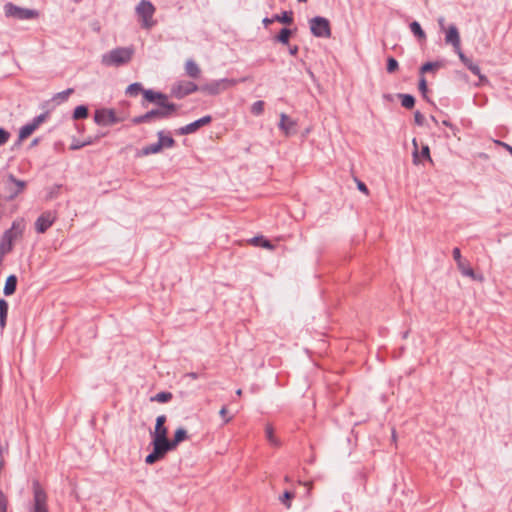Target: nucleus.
Returning a JSON list of instances; mask_svg holds the SVG:
<instances>
[{
	"mask_svg": "<svg viewBox=\"0 0 512 512\" xmlns=\"http://www.w3.org/2000/svg\"><path fill=\"white\" fill-rule=\"evenodd\" d=\"M173 398V394L169 391H161L150 398L151 402L168 403Z\"/></svg>",
	"mask_w": 512,
	"mask_h": 512,
	"instance_id": "obj_23",
	"label": "nucleus"
},
{
	"mask_svg": "<svg viewBox=\"0 0 512 512\" xmlns=\"http://www.w3.org/2000/svg\"><path fill=\"white\" fill-rule=\"evenodd\" d=\"M185 71L186 74L194 79H197L200 77L201 70L199 66L193 61V60H187L185 63Z\"/></svg>",
	"mask_w": 512,
	"mask_h": 512,
	"instance_id": "obj_20",
	"label": "nucleus"
},
{
	"mask_svg": "<svg viewBox=\"0 0 512 512\" xmlns=\"http://www.w3.org/2000/svg\"><path fill=\"white\" fill-rule=\"evenodd\" d=\"M5 14L8 17H13L19 20L34 19L38 17V12L31 9L21 8L8 3L4 7Z\"/></svg>",
	"mask_w": 512,
	"mask_h": 512,
	"instance_id": "obj_9",
	"label": "nucleus"
},
{
	"mask_svg": "<svg viewBox=\"0 0 512 512\" xmlns=\"http://www.w3.org/2000/svg\"><path fill=\"white\" fill-rule=\"evenodd\" d=\"M74 92L72 88H68L67 90L60 92L54 96V100L56 101H66L68 97Z\"/></svg>",
	"mask_w": 512,
	"mask_h": 512,
	"instance_id": "obj_34",
	"label": "nucleus"
},
{
	"mask_svg": "<svg viewBox=\"0 0 512 512\" xmlns=\"http://www.w3.org/2000/svg\"><path fill=\"white\" fill-rule=\"evenodd\" d=\"M158 137H159L158 143H159L161 149H163L164 147H166V148L173 147L175 144L174 139L171 137H168V136H164L163 132H159Z\"/></svg>",
	"mask_w": 512,
	"mask_h": 512,
	"instance_id": "obj_27",
	"label": "nucleus"
},
{
	"mask_svg": "<svg viewBox=\"0 0 512 512\" xmlns=\"http://www.w3.org/2000/svg\"><path fill=\"white\" fill-rule=\"evenodd\" d=\"M55 221H57L55 213L47 211L39 216L35 224H53Z\"/></svg>",
	"mask_w": 512,
	"mask_h": 512,
	"instance_id": "obj_25",
	"label": "nucleus"
},
{
	"mask_svg": "<svg viewBox=\"0 0 512 512\" xmlns=\"http://www.w3.org/2000/svg\"><path fill=\"white\" fill-rule=\"evenodd\" d=\"M51 226H35L36 233L44 234Z\"/></svg>",
	"mask_w": 512,
	"mask_h": 512,
	"instance_id": "obj_48",
	"label": "nucleus"
},
{
	"mask_svg": "<svg viewBox=\"0 0 512 512\" xmlns=\"http://www.w3.org/2000/svg\"><path fill=\"white\" fill-rule=\"evenodd\" d=\"M398 62L393 57L388 58L387 60V71L389 73H393L398 69Z\"/></svg>",
	"mask_w": 512,
	"mask_h": 512,
	"instance_id": "obj_38",
	"label": "nucleus"
},
{
	"mask_svg": "<svg viewBox=\"0 0 512 512\" xmlns=\"http://www.w3.org/2000/svg\"><path fill=\"white\" fill-rule=\"evenodd\" d=\"M291 34H292L291 30H289L287 28H283L280 31L279 35L277 36V40L283 44H288Z\"/></svg>",
	"mask_w": 512,
	"mask_h": 512,
	"instance_id": "obj_33",
	"label": "nucleus"
},
{
	"mask_svg": "<svg viewBox=\"0 0 512 512\" xmlns=\"http://www.w3.org/2000/svg\"><path fill=\"white\" fill-rule=\"evenodd\" d=\"M9 305L5 299H0V327L5 328L7 323Z\"/></svg>",
	"mask_w": 512,
	"mask_h": 512,
	"instance_id": "obj_22",
	"label": "nucleus"
},
{
	"mask_svg": "<svg viewBox=\"0 0 512 512\" xmlns=\"http://www.w3.org/2000/svg\"><path fill=\"white\" fill-rule=\"evenodd\" d=\"M421 158L427 159L428 161L432 162L431 156H430V149L428 145H423L421 152H419V159Z\"/></svg>",
	"mask_w": 512,
	"mask_h": 512,
	"instance_id": "obj_40",
	"label": "nucleus"
},
{
	"mask_svg": "<svg viewBox=\"0 0 512 512\" xmlns=\"http://www.w3.org/2000/svg\"><path fill=\"white\" fill-rule=\"evenodd\" d=\"M196 90L197 85L193 82L181 81L173 87L172 92L177 98H182L190 93L195 92Z\"/></svg>",
	"mask_w": 512,
	"mask_h": 512,
	"instance_id": "obj_14",
	"label": "nucleus"
},
{
	"mask_svg": "<svg viewBox=\"0 0 512 512\" xmlns=\"http://www.w3.org/2000/svg\"><path fill=\"white\" fill-rule=\"evenodd\" d=\"M160 109L152 110L149 113L151 121L156 119L168 118L174 114L176 111V106L172 103H165V105H160Z\"/></svg>",
	"mask_w": 512,
	"mask_h": 512,
	"instance_id": "obj_13",
	"label": "nucleus"
},
{
	"mask_svg": "<svg viewBox=\"0 0 512 512\" xmlns=\"http://www.w3.org/2000/svg\"><path fill=\"white\" fill-rule=\"evenodd\" d=\"M133 54V47H118L104 54L102 63L106 66H121L129 63Z\"/></svg>",
	"mask_w": 512,
	"mask_h": 512,
	"instance_id": "obj_4",
	"label": "nucleus"
},
{
	"mask_svg": "<svg viewBox=\"0 0 512 512\" xmlns=\"http://www.w3.org/2000/svg\"><path fill=\"white\" fill-rule=\"evenodd\" d=\"M46 119L45 114H41L36 117L31 123L23 126L19 132V138L24 140L28 138Z\"/></svg>",
	"mask_w": 512,
	"mask_h": 512,
	"instance_id": "obj_15",
	"label": "nucleus"
},
{
	"mask_svg": "<svg viewBox=\"0 0 512 512\" xmlns=\"http://www.w3.org/2000/svg\"><path fill=\"white\" fill-rule=\"evenodd\" d=\"M9 181L16 186L17 190L15 192V194H18L20 193L21 191H23L24 187H25V184L24 182L20 181V180H17L15 179L12 175L9 176Z\"/></svg>",
	"mask_w": 512,
	"mask_h": 512,
	"instance_id": "obj_37",
	"label": "nucleus"
},
{
	"mask_svg": "<svg viewBox=\"0 0 512 512\" xmlns=\"http://www.w3.org/2000/svg\"><path fill=\"white\" fill-rule=\"evenodd\" d=\"M443 124H444L445 126H449V127H451V126H452V125H451L448 121H446V120H444V121H443Z\"/></svg>",
	"mask_w": 512,
	"mask_h": 512,
	"instance_id": "obj_53",
	"label": "nucleus"
},
{
	"mask_svg": "<svg viewBox=\"0 0 512 512\" xmlns=\"http://www.w3.org/2000/svg\"><path fill=\"white\" fill-rule=\"evenodd\" d=\"M298 1L299 2H303V3L307 2V0H298Z\"/></svg>",
	"mask_w": 512,
	"mask_h": 512,
	"instance_id": "obj_58",
	"label": "nucleus"
},
{
	"mask_svg": "<svg viewBox=\"0 0 512 512\" xmlns=\"http://www.w3.org/2000/svg\"><path fill=\"white\" fill-rule=\"evenodd\" d=\"M211 122L210 116H204L188 125H185L177 130V133L180 135H187L195 133L201 127L209 124Z\"/></svg>",
	"mask_w": 512,
	"mask_h": 512,
	"instance_id": "obj_12",
	"label": "nucleus"
},
{
	"mask_svg": "<svg viewBox=\"0 0 512 512\" xmlns=\"http://www.w3.org/2000/svg\"><path fill=\"white\" fill-rule=\"evenodd\" d=\"M127 115L112 108H100L94 112V121L99 126H112L125 121Z\"/></svg>",
	"mask_w": 512,
	"mask_h": 512,
	"instance_id": "obj_6",
	"label": "nucleus"
},
{
	"mask_svg": "<svg viewBox=\"0 0 512 512\" xmlns=\"http://www.w3.org/2000/svg\"><path fill=\"white\" fill-rule=\"evenodd\" d=\"M132 121L134 124H140L143 122H150L151 119H150L149 113H146L145 115L135 117Z\"/></svg>",
	"mask_w": 512,
	"mask_h": 512,
	"instance_id": "obj_42",
	"label": "nucleus"
},
{
	"mask_svg": "<svg viewBox=\"0 0 512 512\" xmlns=\"http://www.w3.org/2000/svg\"><path fill=\"white\" fill-rule=\"evenodd\" d=\"M357 187H358V189H359L361 192H363V193H365V194H368V193H369V190H368V188H367V186L365 185V183H364V182H362V181H357Z\"/></svg>",
	"mask_w": 512,
	"mask_h": 512,
	"instance_id": "obj_46",
	"label": "nucleus"
},
{
	"mask_svg": "<svg viewBox=\"0 0 512 512\" xmlns=\"http://www.w3.org/2000/svg\"><path fill=\"white\" fill-rule=\"evenodd\" d=\"M33 506L32 512H49L48 495L38 480L32 483Z\"/></svg>",
	"mask_w": 512,
	"mask_h": 512,
	"instance_id": "obj_7",
	"label": "nucleus"
},
{
	"mask_svg": "<svg viewBox=\"0 0 512 512\" xmlns=\"http://www.w3.org/2000/svg\"><path fill=\"white\" fill-rule=\"evenodd\" d=\"M284 480H285V482H290V477L289 476H285Z\"/></svg>",
	"mask_w": 512,
	"mask_h": 512,
	"instance_id": "obj_56",
	"label": "nucleus"
},
{
	"mask_svg": "<svg viewBox=\"0 0 512 512\" xmlns=\"http://www.w3.org/2000/svg\"><path fill=\"white\" fill-rule=\"evenodd\" d=\"M291 55L295 56L298 53V46H293L289 49Z\"/></svg>",
	"mask_w": 512,
	"mask_h": 512,
	"instance_id": "obj_50",
	"label": "nucleus"
},
{
	"mask_svg": "<svg viewBox=\"0 0 512 512\" xmlns=\"http://www.w3.org/2000/svg\"><path fill=\"white\" fill-rule=\"evenodd\" d=\"M135 12L142 28L151 29L156 25V20L154 19L156 8L150 1L141 0L136 5Z\"/></svg>",
	"mask_w": 512,
	"mask_h": 512,
	"instance_id": "obj_5",
	"label": "nucleus"
},
{
	"mask_svg": "<svg viewBox=\"0 0 512 512\" xmlns=\"http://www.w3.org/2000/svg\"><path fill=\"white\" fill-rule=\"evenodd\" d=\"M10 134L3 128H0V145L5 144L9 140Z\"/></svg>",
	"mask_w": 512,
	"mask_h": 512,
	"instance_id": "obj_43",
	"label": "nucleus"
},
{
	"mask_svg": "<svg viewBox=\"0 0 512 512\" xmlns=\"http://www.w3.org/2000/svg\"><path fill=\"white\" fill-rule=\"evenodd\" d=\"M441 66L442 64L440 62H427L422 65L420 72L424 74L427 72L435 71L441 68Z\"/></svg>",
	"mask_w": 512,
	"mask_h": 512,
	"instance_id": "obj_29",
	"label": "nucleus"
},
{
	"mask_svg": "<svg viewBox=\"0 0 512 512\" xmlns=\"http://www.w3.org/2000/svg\"><path fill=\"white\" fill-rule=\"evenodd\" d=\"M400 98H401V104L403 107H405L407 109H411L414 107L415 99L413 96L408 95V94H402V95H400Z\"/></svg>",
	"mask_w": 512,
	"mask_h": 512,
	"instance_id": "obj_31",
	"label": "nucleus"
},
{
	"mask_svg": "<svg viewBox=\"0 0 512 512\" xmlns=\"http://www.w3.org/2000/svg\"><path fill=\"white\" fill-rule=\"evenodd\" d=\"M445 43L452 46L454 52L458 55L460 61L476 76H478L481 83H487L488 79L485 75L481 74L478 65L474 64L468 57L464 55L461 48V36L456 25L451 24L445 28Z\"/></svg>",
	"mask_w": 512,
	"mask_h": 512,
	"instance_id": "obj_2",
	"label": "nucleus"
},
{
	"mask_svg": "<svg viewBox=\"0 0 512 512\" xmlns=\"http://www.w3.org/2000/svg\"><path fill=\"white\" fill-rule=\"evenodd\" d=\"M296 494L294 491L285 490L283 494L279 497V501L287 508L290 509L292 506V500L295 498Z\"/></svg>",
	"mask_w": 512,
	"mask_h": 512,
	"instance_id": "obj_26",
	"label": "nucleus"
},
{
	"mask_svg": "<svg viewBox=\"0 0 512 512\" xmlns=\"http://www.w3.org/2000/svg\"><path fill=\"white\" fill-rule=\"evenodd\" d=\"M224 414H225V411H224V404L220 407L219 409V415L224 418Z\"/></svg>",
	"mask_w": 512,
	"mask_h": 512,
	"instance_id": "obj_51",
	"label": "nucleus"
},
{
	"mask_svg": "<svg viewBox=\"0 0 512 512\" xmlns=\"http://www.w3.org/2000/svg\"><path fill=\"white\" fill-rule=\"evenodd\" d=\"M410 29L412 31V33L418 37L420 40H424L426 39V34L425 32L423 31V29L421 28L420 24L416 21L412 22L410 24Z\"/></svg>",
	"mask_w": 512,
	"mask_h": 512,
	"instance_id": "obj_28",
	"label": "nucleus"
},
{
	"mask_svg": "<svg viewBox=\"0 0 512 512\" xmlns=\"http://www.w3.org/2000/svg\"><path fill=\"white\" fill-rule=\"evenodd\" d=\"M18 278L15 274H11L6 278L3 293L5 296H11L16 292Z\"/></svg>",
	"mask_w": 512,
	"mask_h": 512,
	"instance_id": "obj_19",
	"label": "nucleus"
},
{
	"mask_svg": "<svg viewBox=\"0 0 512 512\" xmlns=\"http://www.w3.org/2000/svg\"><path fill=\"white\" fill-rule=\"evenodd\" d=\"M412 144H413V147H414V151H413V163L414 164H419L420 163V159H419V146H418V142L417 140L414 138L412 140Z\"/></svg>",
	"mask_w": 512,
	"mask_h": 512,
	"instance_id": "obj_39",
	"label": "nucleus"
},
{
	"mask_svg": "<svg viewBox=\"0 0 512 512\" xmlns=\"http://www.w3.org/2000/svg\"><path fill=\"white\" fill-rule=\"evenodd\" d=\"M275 20L285 23V24H291L293 21L292 13L290 12H283L281 16H276Z\"/></svg>",
	"mask_w": 512,
	"mask_h": 512,
	"instance_id": "obj_35",
	"label": "nucleus"
},
{
	"mask_svg": "<svg viewBox=\"0 0 512 512\" xmlns=\"http://www.w3.org/2000/svg\"><path fill=\"white\" fill-rule=\"evenodd\" d=\"M25 226H10L0 239V265L3 257L12 252L14 244L23 237Z\"/></svg>",
	"mask_w": 512,
	"mask_h": 512,
	"instance_id": "obj_3",
	"label": "nucleus"
},
{
	"mask_svg": "<svg viewBox=\"0 0 512 512\" xmlns=\"http://www.w3.org/2000/svg\"><path fill=\"white\" fill-rule=\"evenodd\" d=\"M166 421L167 417L164 414L156 418L154 431L151 432L153 450L145 457V463L148 465H153L163 459V452L168 441Z\"/></svg>",
	"mask_w": 512,
	"mask_h": 512,
	"instance_id": "obj_1",
	"label": "nucleus"
},
{
	"mask_svg": "<svg viewBox=\"0 0 512 512\" xmlns=\"http://www.w3.org/2000/svg\"><path fill=\"white\" fill-rule=\"evenodd\" d=\"M236 394H237L238 396H240V395L242 394V390H241V389H238V390L236 391Z\"/></svg>",
	"mask_w": 512,
	"mask_h": 512,
	"instance_id": "obj_55",
	"label": "nucleus"
},
{
	"mask_svg": "<svg viewBox=\"0 0 512 512\" xmlns=\"http://www.w3.org/2000/svg\"><path fill=\"white\" fill-rule=\"evenodd\" d=\"M453 258L457 264V268L462 273V275L472 278L473 280L479 279L482 280V276H477L474 272V269L471 267L469 261L465 260L461 256V251L458 247H455L452 251Z\"/></svg>",
	"mask_w": 512,
	"mask_h": 512,
	"instance_id": "obj_10",
	"label": "nucleus"
},
{
	"mask_svg": "<svg viewBox=\"0 0 512 512\" xmlns=\"http://www.w3.org/2000/svg\"><path fill=\"white\" fill-rule=\"evenodd\" d=\"M264 110V102L263 101H256L252 107L251 111L255 115H260Z\"/></svg>",
	"mask_w": 512,
	"mask_h": 512,
	"instance_id": "obj_36",
	"label": "nucleus"
},
{
	"mask_svg": "<svg viewBox=\"0 0 512 512\" xmlns=\"http://www.w3.org/2000/svg\"><path fill=\"white\" fill-rule=\"evenodd\" d=\"M508 150H509V152L512 154V147H509V146H508Z\"/></svg>",
	"mask_w": 512,
	"mask_h": 512,
	"instance_id": "obj_57",
	"label": "nucleus"
},
{
	"mask_svg": "<svg viewBox=\"0 0 512 512\" xmlns=\"http://www.w3.org/2000/svg\"><path fill=\"white\" fill-rule=\"evenodd\" d=\"M419 90L422 92L423 95H425L427 92V82L424 77L420 79Z\"/></svg>",
	"mask_w": 512,
	"mask_h": 512,
	"instance_id": "obj_44",
	"label": "nucleus"
},
{
	"mask_svg": "<svg viewBox=\"0 0 512 512\" xmlns=\"http://www.w3.org/2000/svg\"><path fill=\"white\" fill-rule=\"evenodd\" d=\"M272 21H273V20L265 19V20H264V23H265V24H270Z\"/></svg>",
	"mask_w": 512,
	"mask_h": 512,
	"instance_id": "obj_54",
	"label": "nucleus"
},
{
	"mask_svg": "<svg viewBox=\"0 0 512 512\" xmlns=\"http://www.w3.org/2000/svg\"><path fill=\"white\" fill-rule=\"evenodd\" d=\"M311 33L315 37L329 38L331 36V26L328 19L324 17H314L309 21Z\"/></svg>",
	"mask_w": 512,
	"mask_h": 512,
	"instance_id": "obj_8",
	"label": "nucleus"
},
{
	"mask_svg": "<svg viewBox=\"0 0 512 512\" xmlns=\"http://www.w3.org/2000/svg\"><path fill=\"white\" fill-rule=\"evenodd\" d=\"M143 96L149 102H156L159 105H165V103H167L166 95H164L162 93L154 92L152 90H144Z\"/></svg>",
	"mask_w": 512,
	"mask_h": 512,
	"instance_id": "obj_18",
	"label": "nucleus"
},
{
	"mask_svg": "<svg viewBox=\"0 0 512 512\" xmlns=\"http://www.w3.org/2000/svg\"><path fill=\"white\" fill-rule=\"evenodd\" d=\"M414 118H415V122L418 125H422L423 124L424 116L420 112H416L415 115H414Z\"/></svg>",
	"mask_w": 512,
	"mask_h": 512,
	"instance_id": "obj_47",
	"label": "nucleus"
},
{
	"mask_svg": "<svg viewBox=\"0 0 512 512\" xmlns=\"http://www.w3.org/2000/svg\"><path fill=\"white\" fill-rule=\"evenodd\" d=\"M161 151H162V149H161L159 143L157 142L155 144H151V145L143 147L140 151L137 152V156L144 157V156H148L150 154H157Z\"/></svg>",
	"mask_w": 512,
	"mask_h": 512,
	"instance_id": "obj_21",
	"label": "nucleus"
},
{
	"mask_svg": "<svg viewBox=\"0 0 512 512\" xmlns=\"http://www.w3.org/2000/svg\"><path fill=\"white\" fill-rule=\"evenodd\" d=\"M88 116V109L86 106L80 105L77 106L73 112V118L78 119H84Z\"/></svg>",
	"mask_w": 512,
	"mask_h": 512,
	"instance_id": "obj_30",
	"label": "nucleus"
},
{
	"mask_svg": "<svg viewBox=\"0 0 512 512\" xmlns=\"http://www.w3.org/2000/svg\"><path fill=\"white\" fill-rule=\"evenodd\" d=\"M8 500L6 495L0 490V512H7Z\"/></svg>",
	"mask_w": 512,
	"mask_h": 512,
	"instance_id": "obj_41",
	"label": "nucleus"
},
{
	"mask_svg": "<svg viewBox=\"0 0 512 512\" xmlns=\"http://www.w3.org/2000/svg\"><path fill=\"white\" fill-rule=\"evenodd\" d=\"M226 415H228V411L226 410ZM232 419V416L231 417H228L226 416V419H225V422L226 424Z\"/></svg>",
	"mask_w": 512,
	"mask_h": 512,
	"instance_id": "obj_52",
	"label": "nucleus"
},
{
	"mask_svg": "<svg viewBox=\"0 0 512 512\" xmlns=\"http://www.w3.org/2000/svg\"><path fill=\"white\" fill-rule=\"evenodd\" d=\"M188 438L189 436L185 428L179 427L178 429H176L173 438H168L165 450L163 452V458L166 456L168 452L175 450L181 442L187 440Z\"/></svg>",
	"mask_w": 512,
	"mask_h": 512,
	"instance_id": "obj_11",
	"label": "nucleus"
},
{
	"mask_svg": "<svg viewBox=\"0 0 512 512\" xmlns=\"http://www.w3.org/2000/svg\"><path fill=\"white\" fill-rule=\"evenodd\" d=\"M143 91L144 90L142 89V86L139 83H133L129 85L126 89V93L130 96H137L139 92L143 93Z\"/></svg>",
	"mask_w": 512,
	"mask_h": 512,
	"instance_id": "obj_32",
	"label": "nucleus"
},
{
	"mask_svg": "<svg viewBox=\"0 0 512 512\" xmlns=\"http://www.w3.org/2000/svg\"><path fill=\"white\" fill-rule=\"evenodd\" d=\"M265 437L272 446L280 445L279 440L276 438L274 434V427L270 423L266 424L265 426Z\"/></svg>",
	"mask_w": 512,
	"mask_h": 512,
	"instance_id": "obj_24",
	"label": "nucleus"
},
{
	"mask_svg": "<svg viewBox=\"0 0 512 512\" xmlns=\"http://www.w3.org/2000/svg\"><path fill=\"white\" fill-rule=\"evenodd\" d=\"M438 24L440 26L441 31L444 32L445 28H447V26H445V24H444V18H439Z\"/></svg>",
	"mask_w": 512,
	"mask_h": 512,
	"instance_id": "obj_49",
	"label": "nucleus"
},
{
	"mask_svg": "<svg viewBox=\"0 0 512 512\" xmlns=\"http://www.w3.org/2000/svg\"><path fill=\"white\" fill-rule=\"evenodd\" d=\"M296 125V121L291 119L288 115H286L285 113L280 114L279 128L283 131V133L286 136L295 133Z\"/></svg>",
	"mask_w": 512,
	"mask_h": 512,
	"instance_id": "obj_16",
	"label": "nucleus"
},
{
	"mask_svg": "<svg viewBox=\"0 0 512 512\" xmlns=\"http://www.w3.org/2000/svg\"><path fill=\"white\" fill-rule=\"evenodd\" d=\"M91 143H92V141H86V142H83V143H76V144H72V145L70 146V149H71V150H77V149H80V148H82V147H84V146H86V145H89V144H91Z\"/></svg>",
	"mask_w": 512,
	"mask_h": 512,
	"instance_id": "obj_45",
	"label": "nucleus"
},
{
	"mask_svg": "<svg viewBox=\"0 0 512 512\" xmlns=\"http://www.w3.org/2000/svg\"><path fill=\"white\" fill-rule=\"evenodd\" d=\"M247 242L250 245H253L256 247H262V248H265L268 250H273L275 248V246L271 243V241L269 239L265 238L263 235L254 236V237L250 238L249 240H247Z\"/></svg>",
	"mask_w": 512,
	"mask_h": 512,
	"instance_id": "obj_17",
	"label": "nucleus"
}]
</instances>
